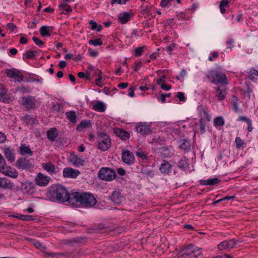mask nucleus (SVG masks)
<instances>
[{
    "label": "nucleus",
    "instance_id": "c03bdc74",
    "mask_svg": "<svg viewBox=\"0 0 258 258\" xmlns=\"http://www.w3.org/2000/svg\"><path fill=\"white\" fill-rule=\"evenodd\" d=\"M173 0H161L160 2V6L162 8H165L168 6L170 3ZM177 3L178 4H180L181 3V0H176Z\"/></svg>",
    "mask_w": 258,
    "mask_h": 258
},
{
    "label": "nucleus",
    "instance_id": "13d9d810",
    "mask_svg": "<svg viewBox=\"0 0 258 258\" xmlns=\"http://www.w3.org/2000/svg\"><path fill=\"white\" fill-rule=\"evenodd\" d=\"M17 73H17L16 75V79L18 78V79L17 81L18 82H21L23 81L24 76L19 71H18Z\"/></svg>",
    "mask_w": 258,
    "mask_h": 258
},
{
    "label": "nucleus",
    "instance_id": "1a4fd4ad",
    "mask_svg": "<svg viewBox=\"0 0 258 258\" xmlns=\"http://www.w3.org/2000/svg\"><path fill=\"white\" fill-rule=\"evenodd\" d=\"M22 104L25 106L27 109L34 108L35 107L36 100L34 97L32 96H27L22 97Z\"/></svg>",
    "mask_w": 258,
    "mask_h": 258
},
{
    "label": "nucleus",
    "instance_id": "a19ab883",
    "mask_svg": "<svg viewBox=\"0 0 258 258\" xmlns=\"http://www.w3.org/2000/svg\"><path fill=\"white\" fill-rule=\"evenodd\" d=\"M59 8L60 9L66 12H71L72 11V9L71 6L66 4H61L59 5Z\"/></svg>",
    "mask_w": 258,
    "mask_h": 258
},
{
    "label": "nucleus",
    "instance_id": "a211bd4d",
    "mask_svg": "<svg viewBox=\"0 0 258 258\" xmlns=\"http://www.w3.org/2000/svg\"><path fill=\"white\" fill-rule=\"evenodd\" d=\"M69 161L75 166L79 167L84 165L85 160L76 155H71L70 157Z\"/></svg>",
    "mask_w": 258,
    "mask_h": 258
},
{
    "label": "nucleus",
    "instance_id": "a878e982",
    "mask_svg": "<svg viewBox=\"0 0 258 258\" xmlns=\"http://www.w3.org/2000/svg\"><path fill=\"white\" fill-rule=\"evenodd\" d=\"M179 148L186 152H188L190 149V144L189 141L185 139L179 141Z\"/></svg>",
    "mask_w": 258,
    "mask_h": 258
},
{
    "label": "nucleus",
    "instance_id": "a18cd8bd",
    "mask_svg": "<svg viewBox=\"0 0 258 258\" xmlns=\"http://www.w3.org/2000/svg\"><path fill=\"white\" fill-rule=\"evenodd\" d=\"M89 44L94 46H100L102 44V41L100 38L95 40L91 39L89 41Z\"/></svg>",
    "mask_w": 258,
    "mask_h": 258
},
{
    "label": "nucleus",
    "instance_id": "5701e85b",
    "mask_svg": "<svg viewBox=\"0 0 258 258\" xmlns=\"http://www.w3.org/2000/svg\"><path fill=\"white\" fill-rule=\"evenodd\" d=\"M216 96L218 97V99L220 100H223L227 94L225 86L220 85V86H218L216 89Z\"/></svg>",
    "mask_w": 258,
    "mask_h": 258
},
{
    "label": "nucleus",
    "instance_id": "4be33fe9",
    "mask_svg": "<svg viewBox=\"0 0 258 258\" xmlns=\"http://www.w3.org/2000/svg\"><path fill=\"white\" fill-rule=\"evenodd\" d=\"M54 30V27L43 26L40 29V33L42 36L47 37L51 35V33Z\"/></svg>",
    "mask_w": 258,
    "mask_h": 258
},
{
    "label": "nucleus",
    "instance_id": "f8f14e48",
    "mask_svg": "<svg viewBox=\"0 0 258 258\" xmlns=\"http://www.w3.org/2000/svg\"><path fill=\"white\" fill-rule=\"evenodd\" d=\"M3 151L8 161L12 163L15 160V151L14 149L9 147H4Z\"/></svg>",
    "mask_w": 258,
    "mask_h": 258
},
{
    "label": "nucleus",
    "instance_id": "052dcab7",
    "mask_svg": "<svg viewBox=\"0 0 258 258\" xmlns=\"http://www.w3.org/2000/svg\"><path fill=\"white\" fill-rule=\"evenodd\" d=\"M136 154L142 159H146L147 158V155L143 152H136Z\"/></svg>",
    "mask_w": 258,
    "mask_h": 258
},
{
    "label": "nucleus",
    "instance_id": "5fc2aeb1",
    "mask_svg": "<svg viewBox=\"0 0 258 258\" xmlns=\"http://www.w3.org/2000/svg\"><path fill=\"white\" fill-rule=\"evenodd\" d=\"M219 56V53L218 51H215L212 53L211 56L208 58L209 60L213 61L214 59L216 58Z\"/></svg>",
    "mask_w": 258,
    "mask_h": 258
},
{
    "label": "nucleus",
    "instance_id": "7c9ffc66",
    "mask_svg": "<svg viewBox=\"0 0 258 258\" xmlns=\"http://www.w3.org/2000/svg\"><path fill=\"white\" fill-rule=\"evenodd\" d=\"M93 109L96 111L104 112L106 110L105 104L100 101H98L93 106Z\"/></svg>",
    "mask_w": 258,
    "mask_h": 258
},
{
    "label": "nucleus",
    "instance_id": "39448f33",
    "mask_svg": "<svg viewBox=\"0 0 258 258\" xmlns=\"http://www.w3.org/2000/svg\"><path fill=\"white\" fill-rule=\"evenodd\" d=\"M194 248H195V245L192 244H189L187 245L183 246L180 248V250L177 255L178 257H191L193 251H194Z\"/></svg>",
    "mask_w": 258,
    "mask_h": 258
},
{
    "label": "nucleus",
    "instance_id": "412c9836",
    "mask_svg": "<svg viewBox=\"0 0 258 258\" xmlns=\"http://www.w3.org/2000/svg\"><path fill=\"white\" fill-rule=\"evenodd\" d=\"M42 166L43 169L46 170L49 174L52 175L56 173L55 165L50 162L43 163Z\"/></svg>",
    "mask_w": 258,
    "mask_h": 258
},
{
    "label": "nucleus",
    "instance_id": "4468645a",
    "mask_svg": "<svg viewBox=\"0 0 258 258\" xmlns=\"http://www.w3.org/2000/svg\"><path fill=\"white\" fill-rule=\"evenodd\" d=\"M136 131L142 135H148L151 133L150 125L139 123L136 126Z\"/></svg>",
    "mask_w": 258,
    "mask_h": 258
},
{
    "label": "nucleus",
    "instance_id": "0eeeda50",
    "mask_svg": "<svg viewBox=\"0 0 258 258\" xmlns=\"http://www.w3.org/2000/svg\"><path fill=\"white\" fill-rule=\"evenodd\" d=\"M16 167L22 170H28L32 168L33 165L30 160L22 157L17 161Z\"/></svg>",
    "mask_w": 258,
    "mask_h": 258
},
{
    "label": "nucleus",
    "instance_id": "4d7b16f0",
    "mask_svg": "<svg viewBox=\"0 0 258 258\" xmlns=\"http://www.w3.org/2000/svg\"><path fill=\"white\" fill-rule=\"evenodd\" d=\"M6 165V161L2 155L0 153V169L3 168Z\"/></svg>",
    "mask_w": 258,
    "mask_h": 258
},
{
    "label": "nucleus",
    "instance_id": "69168bd1",
    "mask_svg": "<svg viewBox=\"0 0 258 258\" xmlns=\"http://www.w3.org/2000/svg\"><path fill=\"white\" fill-rule=\"evenodd\" d=\"M90 25H91V29L92 30H95L97 29V27H98V24L94 22L93 20H91L89 22Z\"/></svg>",
    "mask_w": 258,
    "mask_h": 258
},
{
    "label": "nucleus",
    "instance_id": "f257e3e1",
    "mask_svg": "<svg viewBox=\"0 0 258 258\" xmlns=\"http://www.w3.org/2000/svg\"><path fill=\"white\" fill-rule=\"evenodd\" d=\"M47 197L51 201H58L60 203L68 202L70 204V200H73L72 194H70L67 189L60 184L51 186L47 192Z\"/></svg>",
    "mask_w": 258,
    "mask_h": 258
},
{
    "label": "nucleus",
    "instance_id": "4c0bfd02",
    "mask_svg": "<svg viewBox=\"0 0 258 258\" xmlns=\"http://www.w3.org/2000/svg\"><path fill=\"white\" fill-rule=\"evenodd\" d=\"M13 217L17 218L18 219H20L24 221H32L34 220V218L33 216L29 215H20V216H13Z\"/></svg>",
    "mask_w": 258,
    "mask_h": 258
},
{
    "label": "nucleus",
    "instance_id": "f03ea898",
    "mask_svg": "<svg viewBox=\"0 0 258 258\" xmlns=\"http://www.w3.org/2000/svg\"><path fill=\"white\" fill-rule=\"evenodd\" d=\"M73 200L71 201L70 204L74 206H82L85 208L93 207L97 203V200L94 195L87 192H76L72 193Z\"/></svg>",
    "mask_w": 258,
    "mask_h": 258
},
{
    "label": "nucleus",
    "instance_id": "58836bf2",
    "mask_svg": "<svg viewBox=\"0 0 258 258\" xmlns=\"http://www.w3.org/2000/svg\"><path fill=\"white\" fill-rule=\"evenodd\" d=\"M27 240L37 248H40L43 247V245L41 244V243L37 240L30 238H27Z\"/></svg>",
    "mask_w": 258,
    "mask_h": 258
},
{
    "label": "nucleus",
    "instance_id": "aec40b11",
    "mask_svg": "<svg viewBox=\"0 0 258 258\" xmlns=\"http://www.w3.org/2000/svg\"><path fill=\"white\" fill-rule=\"evenodd\" d=\"M220 181L221 180L218 178H212L206 180L201 179L199 180V183L202 185L213 186L218 184Z\"/></svg>",
    "mask_w": 258,
    "mask_h": 258
},
{
    "label": "nucleus",
    "instance_id": "2eb2a0df",
    "mask_svg": "<svg viewBox=\"0 0 258 258\" xmlns=\"http://www.w3.org/2000/svg\"><path fill=\"white\" fill-rule=\"evenodd\" d=\"M98 148L105 151L107 150L111 146V139L109 137H105V139L98 141Z\"/></svg>",
    "mask_w": 258,
    "mask_h": 258
},
{
    "label": "nucleus",
    "instance_id": "603ef678",
    "mask_svg": "<svg viewBox=\"0 0 258 258\" xmlns=\"http://www.w3.org/2000/svg\"><path fill=\"white\" fill-rule=\"evenodd\" d=\"M91 75L92 77L94 76L100 77L102 76V72L98 69H95V70H93V72H92Z\"/></svg>",
    "mask_w": 258,
    "mask_h": 258
},
{
    "label": "nucleus",
    "instance_id": "473e14b6",
    "mask_svg": "<svg viewBox=\"0 0 258 258\" xmlns=\"http://www.w3.org/2000/svg\"><path fill=\"white\" fill-rule=\"evenodd\" d=\"M91 121L90 120H82L77 126V130L81 131L83 128H86L91 127Z\"/></svg>",
    "mask_w": 258,
    "mask_h": 258
},
{
    "label": "nucleus",
    "instance_id": "8fccbe9b",
    "mask_svg": "<svg viewBox=\"0 0 258 258\" xmlns=\"http://www.w3.org/2000/svg\"><path fill=\"white\" fill-rule=\"evenodd\" d=\"M235 143L236 147L240 148L243 146L244 142L240 137H237L235 139Z\"/></svg>",
    "mask_w": 258,
    "mask_h": 258
},
{
    "label": "nucleus",
    "instance_id": "9d476101",
    "mask_svg": "<svg viewBox=\"0 0 258 258\" xmlns=\"http://www.w3.org/2000/svg\"><path fill=\"white\" fill-rule=\"evenodd\" d=\"M0 171L3 174L14 178H17L18 176V172L17 170L10 166H6L5 165L0 169Z\"/></svg>",
    "mask_w": 258,
    "mask_h": 258
},
{
    "label": "nucleus",
    "instance_id": "774afa93",
    "mask_svg": "<svg viewBox=\"0 0 258 258\" xmlns=\"http://www.w3.org/2000/svg\"><path fill=\"white\" fill-rule=\"evenodd\" d=\"M233 40L232 38H229L226 42V44L227 45V47L229 48H232L234 47L233 45Z\"/></svg>",
    "mask_w": 258,
    "mask_h": 258
},
{
    "label": "nucleus",
    "instance_id": "bf43d9fd",
    "mask_svg": "<svg viewBox=\"0 0 258 258\" xmlns=\"http://www.w3.org/2000/svg\"><path fill=\"white\" fill-rule=\"evenodd\" d=\"M135 64H136V66L134 68V71L135 72H138L139 71V70L142 66V62L141 61L135 62Z\"/></svg>",
    "mask_w": 258,
    "mask_h": 258
},
{
    "label": "nucleus",
    "instance_id": "7ed1b4c3",
    "mask_svg": "<svg viewBox=\"0 0 258 258\" xmlns=\"http://www.w3.org/2000/svg\"><path fill=\"white\" fill-rule=\"evenodd\" d=\"M206 77L209 79H211L210 82L213 84H223L227 85L228 81L226 78V75L217 70H211L206 74Z\"/></svg>",
    "mask_w": 258,
    "mask_h": 258
},
{
    "label": "nucleus",
    "instance_id": "6ab92c4d",
    "mask_svg": "<svg viewBox=\"0 0 258 258\" xmlns=\"http://www.w3.org/2000/svg\"><path fill=\"white\" fill-rule=\"evenodd\" d=\"M115 135L123 141H126L130 138V134L122 128H116L114 130Z\"/></svg>",
    "mask_w": 258,
    "mask_h": 258
},
{
    "label": "nucleus",
    "instance_id": "0e129e2a",
    "mask_svg": "<svg viewBox=\"0 0 258 258\" xmlns=\"http://www.w3.org/2000/svg\"><path fill=\"white\" fill-rule=\"evenodd\" d=\"M228 3V0H221L220 2L219 7H227Z\"/></svg>",
    "mask_w": 258,
    "mask_h": 258
},
{
    "label": "nucleus",
    "instance_id": "de8ad7c7",
    "mask_svg": "<svg viewBox=\"0 0 258 258\" xmlns=\"http://www.w3.org/2000/svg\"><path fill=\"white\" fill-rule=\"evenodd\" d=\"M199 128L201 134H204L206 131L205 123L204 122V118H203L200 120Z\"/></svg>",
    "mask_w": 258,
    "mask_h": 258
},
{
    "label": "nucleus",
    "instance_id": "79ce46f5",
    "mask_svg": "<svg viewBox=\"0 0 258 258\" xmlns=\"http://www.w3.org/2000/svg\"><path fill=\"white\" fill-rule=\"evenodd\" d=\"M11 101L10 97L7 93L5 94V95L0 96V102L5 103H9Z\"/></svg>",
    "mask_w": 258,
    "mask_h": 258
},
{
    "label": "nucleus",
    "instance_id": "423d86ee",
    "mask_svg": "<svg viewBox=\"0 0 258 258\" xmlns=\"http://www.w3.org/2000/svg\"><path fill=\"white\" fill-rule=\"evenodd\" d=\"M239 242L235 239H231L229 240H225L221 242L218 245V248L220 250L225 249L234 248Z\"/></svg>",
    "mask_w": 258,
    "mask_h": 258
},
{
    "label": "nucleus",
    "instance_id": "b1692460",
    "mask_svg": "<svg viewBox=\"0 0 258 258\" xmlns=\"http://www.w3.org/2000/svg\"><path fill=\"white\" fill-rule=\"evenodd\" d=\"M19 153L22 155H28L30 156H32L33 154L30 147L26 146L25 144H22L20 146Z\"/></svg>",
    "mask_w": 258,
    "mask_h": 258
},
{
    "label": "nucleus",
    "instance_id": "c9c22d12",
    "mask_svg": "<svg viewBox=\"0 0 258 258\" xmlns=\"http://www.w3.org/2000/svg\"><path fill=\"white\" fill-rule=\"evenodd\" d=\"M224 120L221 116L217 117L214 119V125L215 127L222 126L224 125Z\"/></svg>",
    "mask_w": 258,
    "mask_h": 258
},
{
    "label": "nucleus",
    "instance_id": "2f4dec72",
    "mask_svg": "<svg viewBox=\"0 0 258 258\" xmlns=\"http://www.w3.org/2000/svg\"><path fill=\"white\" fill-rule=\"evenodd\" d=\"M66 118L73 123L77 121V115L75 111H70L66 113Z\"/></svg>",
    "mask_w": 258,
    "mask_h": 258
},
{
    "label": "nucleus",
    "instance_id": "c85d7f7f",
    "mask_svg": "<svg viewBox=\"0 0 258 258\" xmlns=\"http://www.w3.org/2000/svg\"><path fill=\"white\" fill-rule=\"evenodd\" d=\"M169 147H162L160 148V152L163 158H167L171 156L172 152Z\"/></svg>",
    "mask_w": 258,
    "mask_h": 258
},
{
    "label": "nucleus",
    "instance_id": "cd10ccee",
    "mask_svg": "<svg viewBox=\"0 0 258 258\" xmlns=\"http://www.w3.org/2000/svg\"><path fill=\"white\" fill-rule=\"evenodd\" d=\"M58 136L56 128H51L47 131V138L51 141H54Z\"/></svg>",
    "mask_w": 258,
    "mask_h": 258
},
{
    "label": "nucleus",
    "instance_id": "37998d69",
    "mask_svg": "<svg viewBox=\"0 0 258 258\" xmlns=\"http://www.w3.org/2000/svg\"><path fill=\"white\" fill-rule=\"evenodd\" d=\"M202 111L201 112V116L207 119V121H209L211 119V116L208 114V112L205 108H201Z\"/></svg>",
    "mask_w": 258,
    "mask_h": 258
},
{
    "label": "nucleus",
    "instance_id": "3c124183",
    "mask_svg": "<svg viewBox=\"0 0 258 258\" xmlns=\"http://www.w3.org/2000/svg\"><path fill=\"white\" fill-rule=\"evenodd\" d=\"M33 41L35 43L39 46H42L44 45V43L40 39L36 37H33L32 38Z\"/></svg>",
    "mask_w": 258,
    "mask_h": 258
},
{
    "label": "nucleus",
    "instance_id": "ea45409f",
    "mask_svg": "<svg viewBox=\"0 0 258 258\" xmlns=\"http://www.w3.org/2000/svg\"><path fill=\"white\" fill-rule=\"evenodd\" d=\"M194 251H193L192 256L196 257H200L202 256L203 254L202 252V248H199L198 247L195 245Z\"/></svg>",
    "mask_w": 258,
    "mask_h": 258
},
{
    "label": "nucleus",
    "instance_id": "ddd939ff",
    "mask_svg": "<svg viewBox=\"0 0 258 258\" xmlns=\"http://www.w3.org/2000/svg\"><path fill=\"white\" fill-rule=\"evenodd\" d=\"M80 174L79 170L70 167L65 168L63 170V176L64 177L76 178Z\"/></svg>",
    "mask_w": 258,
    "mask_h": 258
},
{
    "label": "nucleus",
    "instance_id": "dca6fc26",
    "mask_svg": "<svg viewBox=\"0 0 258 258\" xmlns=\"http://www.w3.org/2000/svg\"><path fill=\"white\" fill-rule=\"evenodd\" d=\"M50 178L44 174L39 173L35 178V183L39 186H45L49 181Z\"/></svg>",
    "mask_w": 258,
    "mask_h": 258
},
{
    "label": "nucleus",
    "instance_id": "e2e57ef3",
    "mask_svg": "<svg viewBox=\"0 0 258 258\" xmlns=\"http://www.w3.org/2000/svg\"><path fill=\"white\" fill-rule=\"evenodd\" d=\"M7 89L2 84H0V96L7 93Z\"/></svg>",
    "mask_w": 258,
    "mask_h": 258
},
{
    "label": "nucleus",
    "instance_id": "6e6d98bb",
    "mask_svg": "<svg viewBox=\"0 0 258 258\" xmlns=\"http://www.w3.org/2000/svg\"><path fill=\"white\" fill-rule=\"evenodd\" d=\"M105 137H109L104 132H99L97 133L98 141L105 139Z\"/></svg>",
    "mask_w": 258,
    "mask_h": 258
},
{
    "label": "nucleus",
    "instance_id": "e433bc0d",
    "mask_svg": "<svg viewBox=\"0 0 258 258\" xmlns=\"http://www.w3.org/2000/svg\"><path fill=\"white\" fill-rule=\"evenodd\" d=\"M23 120L25 123L28 125H32L34 124L35 119L30 115H26L23 117Z\"/></svg>",
    "mask_w": 258,
    "mask_h": 258
},
{
    "label": "nucleus",
    "instance_id": "bb28decb",
    "mask_svg": "<svg viewBox=\"0 0 258 258\" xmlns=\"http://www.w3.org/2000/svg\"><path fill=\"white\" fill-rule=\"evenodd\" d=\"M14 185L11 181L5 177L0 178V188L12 189Z\"/></svg>",
    "mask_w": 258,
    "mask_h": 258
},
{
    "label": "nucleus",
    "instance_id": "49530a36",
    "mask_svg": "<svg viewBox=\"0 0 258 258\" xmlns=\"http://www.w3.org/2000/svg\"><path fill=\"white\" fill-rule=\"evenodd\" d=\"M37 52L29 50L26 52L25 56L27 59H31L34 58L36 56Z\"/></svg>",
    "mask_w": 258,
    "mask_h": 258
},
{
    "label": "nucleus",
    "instance_id": "f704fd0d",
    "mask_svg": "<svg viewBox=\"0 0 258 258\" xmlns=\"http://www.w3.org/2000/svg\"><path fill=\"white\" fill-rule=\"evenodd\" d=\"M238 98L236 96H235V95L232 96V98H231V103L233 106V110L236 112H237L239 111V109L238 108Z\"/></svg>",
    "mask_w": 258,
    "mask_h": 258
},
{
    "label": "nucleus",
    "instance_id": "f3484780",
    "mask_svg": "<svg viewBox=\"0 0 258 258\" xmlns=\"http://www.w3.org/2000/svg\"><path fill=\"white\" fill-rule=\"evenodd\" d=\"M172 168V165L168 162L163 160L159 167V170L162 173L168 175L171 172Z\"/></svg>",
    "mask_w": 258,
    "mask_h": 258
},
{
    "label": "nucleus",
    "instance_id": "864d4df0",
    "mask_svg": "<svg viewBox=\"0 0 258 258\" xmlns=\"http://www.w3.org/2000/svg\"><path fill=\"white\" fill-rule=\"evenodd\" d=\"M176 97H177L180 101H184L185 100V98L184 95V93L181 92H177Z\"/></svg>",
    "mask_w": 258,
    "mask_h": 258
},
{
    "label": "nucleus",
    "instance_id": "680f3d73",
    "mask_svg": "<svg viewBox=\"0 0 258 258\" xmlns=\"http://www.w3.org/2000/svg\"><path fill=\"white\" fill-rule=\"evenodd\" d=\"M7 27L12 32H13L17 28V26L12 23H8Z\"/></svg>",
    "mask_w": 258,
    "mask_h": 258
},
{
    "label": "nucleus",
    "instance_id": "338daca9",
    "mask_svg": "<svg viewBox=\"0 0 258 258\" xmlns=\"http://www.w3.org/2000/svg\"><path fill=\"white\" fill-rule=\"evenodd\" d=\"M88 53L89 55L92 57H96L98 54V52L95 51L91 48L88 49Z\"/></svg>",
    "mask_w": 258,
    "mask_h": 258
},
{
    "label": "nucleus",
    "instance_id": "6e6552de",
    "mask_svg": "<svg viewBox=\"0 0 258 258\" xmlns=\"http://www.w3.org/2000/svg\"><path fill=\"white\" fill-rule=\"evenodd\" d=\"M121 158L124 163L129 165H132L135 162L134 155L128 150L122 151Z\"/></svg>",
    "mask_w": 258,
    "mask_h": 258
},
{
    "label": "nucleus",
    "instance_id": "20e7f679",
    "mask_svg": "<svg viewBox=\"0 0 258 258\" xmlns=\"http://www.w3.org/2000/svg\"><path fill=\"white\" fill-rule=\"evenodd\" d=\"M98 177L102 180L111 181L116 177L115 171L109 167H102L97 173Z\"/></svg>",
    "mask_w": 258,
    "mask_h": 258
},
{
    "label": "nucleus",
    "instance_id": "09e8293b",
    "mask_svg": "<svg viewBox=\"0 0 258 258\" xmlns=\"http://www.w3.org/2000/svg\"><path fill=\"white\" fill-rule=\"evenodd\" d=\"M144 47H139L135 49V53L136 56H141L144 52Z\"/></svg>",
    "mask_w": 258,
    "mask_h": 258
},
{
    "label": "nucleus",
    "instance_id": "393cba45",
    "mask_svg": "<svg viewBox=\"0 0 258 258\" xmlns=\"http://www.w3.org/2000/svg\"><path fill=\"white\" fill-rule=\"evenodd\" d=\"M132 15L128 12L121 13L118 16V20L121 24L126 23L130 19Z\"/></svg>",
    "mask_w": 258,
    "mask_h": 258
},
{
    "label": "nucleus",
    "instance_id": "c756f323",
    "mask_svg": "<svg viewBox=\"0 0 258 258\" xmlns=\"http://www.w3.org/2000/svg\"><path fill=\"white\" fill-rule=\"evenodd\" d=\"M178 167L182 170H186L188 167V159L182 156L178 163Z\"/></svg>",
    "mask_w": 258,
    "mask_h": 258
},
{
    "label": "nucleus",
    "instance_id": "9b49d317",
    "mask_svg": "<svg viewBox=\"0 0 258 258\" xmlns=\"http://www.w3.org/2000/svg\"><path fill=\"white\" fill-rule=\"evenodd\" d=\"M111 201L116 205H120L123 200V197L119 190H114L109 197Z\"/></svg>",
    "mask_w": 258,
    "mask_h": 258
},
{
    "label": "nucleus",
    "instance_id": "72a5a7b5",
    "mask_svg": "<svg viewBox=\"0 0 258 258\" xmlns=\"http://www.w3.org/2000/svg\"><path fill=\"white\" fill-rule=\"evenodd\" d=\"M18 70L15 69H7L6 70V74L8 77L16 79V75L18 73Z\"/></svg>",
    "mask_w": 258,
    "mask_h": 258
}]
</instances>
